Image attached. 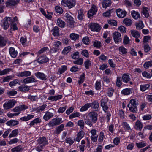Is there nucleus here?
I'll list each match as a JSON object with an SVG mask.
<instances>
[{
  "label": "nucleus",
  "mask_w": 152,
  "mask_h": 152,
  "mask_svg": "<svg viewBox=\"0 0 152 152\" xmlns=\"http://www.w3.org/2000/svg\"><path fill=\"white\" fill-rule=\"evenodd\" d=\"M137 104L135 99H132L130 100L129 103L127 105V107L131 112L133 113H136L137 111Z\"/></svg>",
  "instance_id": "f257e3e1"
},
{
  "label": "nucleus",
  "mask_w": 152,
  "mask_h": 152,
  "mask_svg": "<svg viewBox=\"0 0 152 152\" xmlns=\"http://www.w3.org/2000/svg\"><path fill=\"white\" fill-rule=\"evenodd\" d=\"M61 4L64 6H66L70 9L74 7L75 5L76 1L74 0H62Z\"/></svg>",
  "instance_id": "f03ea898"
},
{
  "label": "nucleus",
  "mask_w": 152,
  "mask_h": 152,
  "mask_svg": "<svg viewBox=\"0 0 152 152\" xmlns=\"http://www.w3.org/2000/svg\"><path fill=\"white\" fill-rule=\"evenodd\" d=\"M16 103V101L14 99L7 101L3 105L4 108L5 110L11 108L14 106Z\"/></svg>",
  "instance_id": "7ed1b4c3"
},
{
  "label": "nucleus",
  "mask_w": 152,
  "mask_h": 152,
  "mask_svg": "<svg viewBox=\"0 0 152 152\" xmlns=\"http://www.w3.org/2000/svg\"><path fill=\"white\" fill-rule=\"evenodd\" d=\"M108 99L104 98L101 100V106L103 110L105 113L107 112L109 109V107L107 105Z\"/></svg>",
  "instance_id": "20e7f679"
},
{
  "label": "nucleus",
  "mask_w": 152,
  "mask_h": 152,
  "mask_svg": "<svg viewBox=\"0 0 152 152\" xmlns=\"http://www.w3.org/2000/svg\"><path fill=\"white\" fill-rule=\"evenodd\" d=\"M11 17H5L3 20L2 26L4 29H7L9 27L10 24H12L11 21Z\"/></svg>",
  "instance_id": "39448f33"
},
{
  "label": "nucleus",
  "mask_w": 152,
  "mask_h": 152,
  "mask_svg": "<svg viewBox=\"0 0 152 152\" xmlns=\"http://www.w3.org/2000/svg\"><path fill=\"white\" fill-rule=\"evenodd\" d=\"M121 78L123 82L125 83L129 82L130 85H132L133 84V82L130 81V76L128 73H124L121 76Z\"/></svg>",
  "instance_id": "423d86ee"
},
{
  "label": "nucleus",
  "mask_w": 152,
  "mask_h": 152,
  "mask_svg": "<svg viewBox=\"0 0 152 152\" xmlns=\"http://www.w3.org/2000/svg\"><path fill=\"white\" fill-rule=\"evenodd\" d=\"M114 40L116 43H118L122 40L121 34L118 32H115L113 34Z\"/></svg>",
  "instance_id": "0eeeda50"
},
{
  "label": "nucleus",
  "mask_w": 152,
  "mask_h": 152,
  "mask_svg": "<svg viewBox=\"0 0 152 152\" xmlns=\"http://www.w3.org/2000/svg\"><path fill=\"white\" fill-rule=\"evenodd\" d=\"M89 27L93 31L99 32L101 29V27L97 23H92L89 24Z\"/></svg>",
  "instance_id": "6e6552de"
},
{
  "label": "nucleus",
  "mask_w": 152,
  "mask_h": 152,
  "mask_svg": "<svg viewBox=\"0 0 152 152\" xmlns=\"http://www.w3.org/2000/svg\"><path fill=\"white\" fill-rule=\"evenodd\" d=\"M37 142L38 144L44 147L48 144V139L45 137H40L37 140Z\"/></svg>",
  "instance_id": "1a4fd4ad"
},
{
  "label": "nucleus",
  "mask_w": 152,
  "mask_h": 152,
  "mask_svg": "<svg viewBox=\"0 0 152 152\" xmlns=\"http://www.w3.org/2000/svg\"><path fill=\"white\" fill-rule=\"evenodd\" d=\"M88 115L92 121L94 123H96L97 120V113L95 112L92 111L90 112Z\"/></svg>",
  "instance_id": "9d476101"
},
{
  "label": "nucleus",
  "mask_w": 152,
  "mask_h": 152,
  "mask_svg": "<svg viewBox=\"0 0 152 152\" xmlns=\"http://www.w3.org/2000/svg\"><path fill=\"white\" fill-rule=\"evenodd\" d=\"M37 82V80L34 77L31 76L24 79L23 80L22 83L24 84H26L31 83H35Z\"/></svg>",
  "instance_id": "9b49d317"
},
{
  "label": "nucleus",
  "mask_w": 152,
  "mask_h": 152,
  "mask_svg": "<svg viewBox=\"0 0 152 152\" xmlns=\"http://www.w3.org/2000/svg\"><path fill=\"white\" fill-rule=\"evenodd\" d=\"M97 11V9L96 6L94 5H93L90 9L88 11V17L91 18L95 14Z\"/></svg>",
  "instance_id": "f8f14e48"
},
{
  "label": "nucleus",
  "mask_w": 152,
  "mask_h": 152,
  "mask_svg": "<svg viewBox=\"0 0 152 152\" xmlns=\"http://www.w3.org/2000/svg\"><path fill=\"white\" fill-rule=\"evenodd\" d=\"M31 75V72L25 71L17 73L16 75L19 77H23L30 76Z\"/></svg>",
  "instance_id": "ddd939ff"
},
{
  "label": "nucleus",
  "mask_w": 152,
  "mask_h": 152,
  "mask_svg": "<svg viewBox=\"0 0 152 152\" xmlns=\"http://www.w3.org/2000/svg\"><path fill=\"white\" fill-rule=\"evenodd\" d=\"M117 16L120 18H123L126 15L127 12L120 9H118L116 10Z\"/></svg>",
  "instance_id": "4468645a"
},
{
  "label": "nucleus",
  "mask_w": 152,
  "mask_h": 152,
  "mask_svg": "<svg viewBox=\"0 0 152 152\" xmlns=\"http://www.w3.org/2000/svg\"><path fill=\"white\" fill-rule=\"evenodd\" d=\"M20 0H9L6 3L7 7L8 6H15L20 2Z\"/></svg>",
  "instance_id": "2eb2a0df"
},
{
  "label": "nucleus",
  "mask_w": 152,
  "mask_h": 152,
  "mask_svg": "<svg viewBox=\"0 0 152 152\" xmlns=\"http://www.w3.org/2000/svg\"><path fill=\"white\" fill-rule=\"evenodd\" d=\"M8 41V39L6 37L0 36V48L5 46Z\"/></svg>",
  "instance_id": "dca6fc26"
},
{
  "label": "nucleus",
  "mask_w": 152,
  "mask_h": 152,
  "mask_svg": "<svg viewBox=\"0 0 152 152\" xmlns=\"http://www.w3.org/2000/svg\"><path fill=\"white\" fill-rule=\"evenodd\" d=\"M64 127V124H61L56 127V130L54 132V134L56 135H58L63 130Z\"/></svg>",
  "instance_id": "f3484780"
},
{
  "label": "nucleus",
  "mask_w": 152,
  "mask_h": 152,
  "mask_svg": "<svg viewBox=\"0 0 152 152\" xmlns=\"http://www.w3.org/2000/svg\"><path fill=\"white\" fill-rule=\"evenodd\" d=\"M10 54L12 58H15L18 55V52L13 47H10L9 48Z\"/></svg>",
  "instance_id": "a211bd4d"
},
{
  "label": "nucleus",
  "mask_w": 152,
  "mask_h": 152,
  "mask_svg": "<svg viewBox=\"0 0 152 152\" xmlns=\"http://www.w3.org/2000/svg\"><path fill=\"white\" fill-rule=\"evenodd\" d=\"M35 76L38 78L43 80H45L47 78L46 75L43 73L41 72H37L35 73Z\"/></svg>",
  "instance_id": "6ab92c4d"
},
{
  "label": "nucleus",
  "mask_w": 152,
  "mask_h": 152,
  "mask_svg": "<svg viewBox=\"0 0 152 152\" xmlns=\"http://www.w3.org/2000/svg\"><path fill=\"white\" fill-rule=\"evenodd\" d=\"M143 126V125L141 122L138 120L136 122L134 125V128L137 130H139L140 131Z\"/></svg>",
  "instance_id": "aec40b11"
},
{
  "label": "nucleus",
  "mask_w": 152,
  "mask_h": 152,
  "mask_svg": "<svg viewBox=\"0 0 152 152\" xmlns=\"http://www.w3.org/2000/svg\"><path fill=\"white\" fill-rule=\"evenodd\" d=\"M49 59L45 56H43L37 59V62L39 63L43 64L48 61Z\"/></svg>",
  "instance_id": "412c9836"
},
{
  "label": "nucleus",
  "mask_w": 152,
  "mask_h": 152,
  "mask_svg": "<svg viewBox=\"0 0 152 152\" xmlns=\"http://www.w3.org/2000/svg\"><path fill=\"white\" fill-rule=\"evenodd\" d=\"M53 114L52 113L47 111L44 116L43 118L45 121H47L53 117Z\"/></svg>",
  "instance_id": "4be33fe9"
},
{
  "label": "nucleus",
  "mask_w": 152,
  "mask_h": 152,
  "mask_svg": "<svg viewBox=\"0 0 152 152\" xmlns=\"http://www.w3.org/2000/svg\"><path fill=\"white\" fill-rule=\"evenodd\" d=\"M78 13V18L81 21H82L83 19L84 16V10L83 9H81L77 11Z\"/></svg>",
  "instance_id": "5701e85b"
},
{
  "label": "nucleus",
  "mask_w": 152,
  "mask_h": 152,
  "mask_svg": "<svg viewBox=\"0 0 152 152\" xmlns=\"http://www.w3.org/2000/svg\"><path fill=\"white\" fill-rule=\"evenodd\" d=\"M84 135L85 133L83 131H80L77 134V137L76 138L75 140L79 142L84 136Z\"/></svg>",
  "instance_id": "b1692460"
},
{
  "label": "nucleus",
  "mask_w": 152,
  "mask_h": 152,
  "mask_svg": "<svg viewBox=\"0 0 152 152\" xmlns=\"http://www.w3.org/2000/svg\"><path fill=\"white\" fill-rule=\"evenodd\" d=\"M62 97V95H59L54 96H50L48 98V99L53 101H56L61 99Z\"/></svg>",
  "instance_id": "393cba45"
},
{
  "label": "nucleus",
  "mask_w": 152,
  "mask_h": 152,
  "mask_svg": "<svg viewBox=\"0 0 152 152\" xmlns=\"http://www.w3.org/2000/svg\"><path fill=\"white\" fill-rule=\"evenodd\" d=\"M66 18L68 23L71 25H73L74 23V21L73 17L68 14H66Z\"/></svg>",
  "instance_id": "a878e982"
},
{
  "label": "nucleus",
  "mask_w": 152,
  "mask_h": 152,
  "mask_svg": "<svg viewBox=\"0 0 152 152\" xmlns=\"http://www.w3.org/2000/svg\"><path fill=\"white\" fill-rule=\"evenodd\" d=\"M114 10L112 9L110 10H109L106 12L103 13V16L106 17H109L111 15V14H113L114 13Z\"/></svg>",
  "instance_id": "bb28decb"
},
{
  "label": "nucleus",
  "mask_w": 152,
  "mask_h": 152,
  "mask_svg": "<svg viewBox=\"0 0 152 152\" xmlns=\"http://www.w3.org/2000/svg\"><path fill=\"white\" fill-rule=\"evenodd\" d=\"M111 4V1L110 0H104L102 2V7L103 8H106L110 6Z\"/></svg>",
  "instance_id": "cd10ccee"
},
{
  "label": "nucleus",
  "mask_w": 152,
  "mask_h": 152,
  "mask_svg": "<svg viewBox=\"0 0 152 152\" xmlns=\"http://www.w3.org/2000/svg\"><path fill=\"white\" fill-rule=\"evenodd\" d=\"M91 107L95 109L96 111L98 110V108L99 106V103L96 101H94L91 103Z\"/></svg>",
  "instance_id": "c85d7f7f"
},
{
  "label": "nucleus",
  "mask_w": 152,
  "mask_h": 152,
  "mask_svg": "<svg viewBox=\"0 0 152 152\" xmlns=\"http://www.w3.org/2000/svg\"><path fill=\"white\" fill-rule=\"evenodd\" d=\"M52 34L55 36H58L59 35V29L58 27L56 26L52 30Z\"/></svg>",
  "instance_id": "c756f323"
},
{
  "label": "nucleus",
  "mask_w": 152,
  "mask_h": 152,
  "mask_svg": "<svg viewBox=\"0 0 152 152\" xmlns=\"http://www.w3.org/2000/svg\"><path fill=\"white\" fill-rule=\"evenodd\" d=\"M67 69V66L65 65H62L61 67L59 68L57 72V74H61L64 72Z\"/></svg>",
  "instance_id": "7c9ffc66"
},
{
  "label": "nucleus",
  "mask_w": 152,
  "mask_h": 152,
  "mask_svg": "<svg viewBox=\"0 0 152 152\" xmlns=\"http://www.w3.org/2000/svg\"><path fill=\"white\" fill-rule=\"evenodd\" d=\"M150 85L149 84H147L144 85H141L140 86V90L142 92L148 90L150 87Z\"/></svg>",
  "instance_id": "2f4dec72"
},
{
  "label": "nucleus",
  "mask_w": 152,
  "mask_h": 152,
  "mask_svg": "<svg viewBox=\"0 0 152 152\" xmlns=\"http://www.w3.org/2000/svg\"><path fill=\"white\" fill-rule=\"evenodd\" d=\"M34 117V115L28 114L27 116H25L21 118L20 119L23 121H27L32 118Z\"/></svg>",
  "instance_id": "473e14b6"
},
{
  "label": "nucleus",
  "mask_w": 152,
  "mask_h": 152,
  "mask_svg": "<svg viewBox=\"0 0 152 152\" xmlns=\"http://www.w3.org/2000/svg\"><path fill=\"white\" fill-rule=\"evenodd\" d=\"M19 123V121H18L12 120L8 121L6 124L9 126H14L17 125Z\"/></svg>",
  "instance_id": "72a5a7b5"
},
{
  "label": "nucleus",
  "mask_w": 152,
  "mask_h": 152,
  "mask_svg": "<svg viewBox=\"0 0 152 152\" xmlns=\"http://www.w3.org/2000/svg\"><path fill=\"white\" fill-rule=\"evenodd\" d=\"M19 90L20 91H27L30 90V87L27 86H21L18 87Z\"/></svg>",
  "instance_id": "f704fd0d"
},
{
  "label": "nucleus",
  "mask_w": 152,
  "mask_h": 152,
  "mask_svg": "<svg viewBox=\"0 0 152 152\" xmlns=\"http://www.w3.org/2000/svg\"><path fill=\"white\" fill-rule=\"evenodd\" d=\"M135 26L137 29H141L144 27V25L142 21L140 20L135 23Z\"/></svg>",
  "instance_id": "c9c22d12"
},
{
  "label": "nucleus",
  "mask_w": 152,
  "mask_h": 152,
  "mask_svg": "<svg viewBox=\"0 0 152 152\" xmlns=\"http://www.w3.org/2000/svg\"><path fill=\"white\" fill-rule=\"evenodd\" d=\"M131 92V89L129 88L124 89L121 91V94L125 95H129Z\"/></svg>",
  "instance_id": "e433bc0d"
},
{
  "label": "nucleus",
  "mask_w": 152,
  "mask_h": 152,
  "mask_svg": "<svg viewBox=\"0 0 152 152\" xmlns=\"http://www.w3.org/2000/svg\"><path fill=\"white\" fill-rule=\"evenodd\" d=\"M23 150V148L20 145H19L15 147L11 150L12 152H22Z\"/></svg>",
  "instance_id": "4c0bfd02"
},
{
  "label": "nucleus",
  "mask_w": 152,
  "mask_h": 152,
  "mask_svg": "<svg viewBox=\"0 0 152 152\" xmlns=\"http://www.w3.org/2000/svg\"><path fill=\"white\" fill-rule=\"evenodd\" d=\"M123 23L126 26H129L131 25L132 21L131 19L126 18L124 20Z\"/></svg>",
  "instance_id": "58836bf2"
},
{
  "label": "nucleus",
  "mask_w": 152,
  "mask_h": 152,
  "mask_svg": "<svg viewBox=\"0 0 152 152\" xmlns=\"http://www.w3.org/2000/svg\"><path fill=\"white\" fill-rule=\"evenodd\" d=\"M91 106V104L90 103H87L81 107L80 109V110L81 112L86 111Z\"/></svg>",
  "instance_id": "ea45409f"
},
{
  "label": "nucleus",
  "mask_w": 152,
  "mask_h": 152,
  "mask_svg": "<svg viewBox=\"0 0 152 152\" xmlns=\"http://www.w3.org/2000/svg\"><path fill=\"white\" fill-rule=\"evenodd\" d=\"M131 15L132 17L135 19H137L140 17L139 13L138 12L134 10L132 11Z\"/></svg>",
  "instance_id": "a19ab883"
},
{
  "label": "nucleus",
  "mask_w": 152,
  "mask_h": 152,
  "mask_svg": "<svg viewBox=\"0 0 152 152\" xmlns=\"http://www.w3.org/2000/svg\"><path fill=\"white\" fill-rule=\"evenodd\" d=\"M130 31L133 37L135 38L140 37V34L138 31L135 30H132Z\"/></svg>",
  "instance_id": "79ce46f5"
},
{
  "label": "nucleus",
  "mask_w": 152,
  "mask_h": 152,
  "mask_svg": "<svg viewBox=\"0 0 152 152\" xmlns=\"http://www.w3.org/2000/svg\"><path fill=\"white\" fill-rule=\"evenodd\" d=\"M84 65L85 68L88 69L90 67L91 65V61L88 59H87L84 63Z\"/></svg>",
  "instance_id": "37998d69"
},
{
  "label": "nucleus",
  "mask_w": 152,
  "mask_h": 152,
  "mask_svg": "<svg viewBox=\"0 0 152 152\" xmlns=\"http://www.w3.org/2000/svg\"><path fill=\"white\" fill-rule=\"evenodd\" d=\"M18 129H17L13 130L10 134L8 137L10 138L12 137L16 136L18 134Z\"/></svg>",
  "instance_id": "c03bdc74"
},
{
  "label": "nucleus",
  "mask_w": 152,
  "mask_h": 152,
  "mask_svg": "<svg viewBox=\"0 0 152 152\" xmlns=\"http://www.w3.org/2000/svg\"><path fill=\"white\" fill-rule=\"evenodd\" d=\"M83 59L82 58H80L78 59H77V60L74 61L73 62V63L74 64H77L81 65L83 64Z\"/></svg>",
  "instance_id": "a18cd8bd"
},
{
  "label": "nucleus",
  "mask_w": 152,
  "mask_h": 152,
  "mask_svg": "<svg viewBox=\"0 0 152 152\" xmlns=\"http://www.w3.org/2000/svg\"><path fill=\"white\" fill-rule=\"evenodd\" d=\"M53 121L54 122L56 126L59 125L63 122L61 118H57L53 119Z\"/></svg>",
  "instance_id": "49530a36"
},
{
  "label": "nucleus",
  "mask_w": 152,
  "mask_h": 152,
  "mask_svg": "<svg viewBox=\"0 0 152 152\" xmlns=\"http://www.w3.org/2000/svg\"><path fill=\"white\" fill-rule=\"evenodd\" d=\"M148 8L147 7H143L142 13L145 17L147 18L149 15L148 12Z\"/></svg>",
  "instance_id": "de8ad7c7"
},
{
  "label": "nucleus",
  "mask_w": 152,
  "mask_h": 152,
  "mask_svg": "<svg viewBox=\"0 0 152 152\" xmlns=\"http://www.w3.org/2000/svg\"><path fill=\"white\" fill-rule=\"evenodd\" d=\"M71 49V47L69 46L65 47L62 51V53L63 54H66L69 52Z\"/></svg>",
  "instance_id": "09e8293b"
},
{
  "label": "nucleus",
  "mask_w": 152,
  "mask_h": 152,
  "mask_svg": "<svg viewBox=\"0 0 152 152\" xmlns=\"http://www.w3.org/2000/svg\"><path fill=\"white\" fill-rule=\"evenodd\" d=\"M58 25L61 28H64L65 25V23L61 19L58 18L57 20Z\"/></svg>",
  "instance_id": "8fccbe9b"
},
{
  "label": "nucleus",
  "mask_w": 152,
  "mask_h": 152,
  "mask_svg": "<svg viewBox=\"0 0 152 152\" xmlns=\"http://www.w3.org/2000/svg\"><path fill=\"white\" fill-rule=\"evenodd\" d=\"M70 37L71 39L75 40L79 38V35L78 34L73 33L70 34Z\"/></svg>",
  "instance_id": "3c124183"
},
{
  "label": "nucleus",
  "mask_w": 152,
  "mask_h": 152,
  "mask_svg": "<svg viewBox=\"0 0 152 152\" xmlns=\"http://www.w3.org/2000/svg\"><path fill=\"white\" fill-rule=\"evenodd\" d=\"M122 85V82L121 80V77H118L116 80V85L118 87H120Z\"/></svg>",
  "instance_id": "603ef678"
},
{
  "label": "nucleus",
  "mask_w": 152,
  "mask_h": 152,
  "mask_svg": "<svg viewBox=\"0 0 152 152\" xmlns=\"http://www.w3.org/2000/svg\"><path fill=\"white\" fill-rule=\"evenodd\" d=\"M136 146L138 148H142L146 145V144L144 142H141L139 143L136 142Z\"/></svg>",
  "instance_id": "864d4df0"
},
{
  "label": "nucleus",
  "mask_w": 152,
  "mask_h": 152,
  "mask_svg": "<svg viewBox=\"0 0 152 152\" xmlns=\"http://www.w3.org/2000/svg\"><path fill=\"white\" fill-rule=\"evenodd\" d=\"M123 127L126 130H131V128L129 124L126 122H123L122 123Z\"/></svg>",
  "instance_id": "5fc2aeb1"
},
{
  "label": "nucleus",
  "mask_w": 152,
  "mask_h": 152,
  "mask_svg": "<svg viewBox=\"0 0 152 152\" xmlns=\"http://www.w3.org/2000/svg\"><path fill=\"white\" fill-rule=\"evenodd\" d=\"M119 50L121 52L122 54H126L127 53V50L123 46L120 47L119 48Z\"/></svg>",
  "instance_id": "6e6d98bb"
},
{
  "label": "nucleus",
  "mask_w": 152,
  "mask_h": 152,
  "mask_svg": "<svg viewBox=\"0 0 152 152\" xmlns=\"http://www.w3.org/2000/svg\"><path fill=\"white\" fill-rule=\"evenodd\" d=\"M143 66L146 69L150 66L152 67V61H151L145 62Z\"/></svg>",
  "instance_id": "4d7b16f0"
},
{
  "label": "nucleus",
  "mask_w": 152,
  "mask_h": 152,
  "mask_svg": "<svg viewBox=\"0 0 152 152\" xmlns=\"http://www.w3.org/2000/svg\"><path fill=\"white\" fill-rule=\"evenodd\" d=\"M55 10L57 13H59L60 14H62L63 12L62 8L59 6H56Z\"/></svg>",
  "instance_id": "13d9d810"
},
{
  "label": "nucleus",
  "mask_w": 152,
  "mask_h": 152,
  "mask_svg": "<svg viewBox=\"0 0 152 152\" xmlns=\"http://www.w3.org/2000/svg\"><path fill=\"white\" fill-rule=\"evenodd\" d=\"M46 106V105L45 104H43L42 106H39L36 109V110L37 112H40V111H43L45 108Z\"/></svg>",
  "instance_id": "bf43d9fd"
},
{
  "label": "nucleus",
  "mask_w": 152,
  "mask_h": 152,
  "mask_svg": "<svg viewBox=\"0 0 152 152\" xmlns=\"http://www.w3.org/2000/svg\"><path fill=\"white\" fill-rule=\"evenodd\" d=\"M40 10L42 14L44 15L48 19H50L52 18L51 15H49V14L47 15L45 12L44 9L42 8H40Z\"/></svg>",
  "instance_id": "052dcab7"
},
{
  "label": "nucleus",
  "mask_w": 152,
  "mask_h": 152,
  "mask_svg": "<svg viewBox=\"0 0 152 152\" xmlns=\"http://www.w3.org/2000/svg\"><path fill=\"white\" fill-rule=\"evenodd\" d=\"M104 137V133L102 131L100 132L99 137V142H102Z\"/></svg>",
  "instance_id": "680f3d73"
},
{
  "label": "nucleus",
  "mask_w": 152,
  "mask_h": 152,
  "mask_svg": "<svg viewBox=\"0 0 152 152\" xmlns=\"http://www.w3.org/2000/svg\"><path fill=\"white\" fill-rule=\"evenodd\" d=\"M11 70L10 68L6 69L2 71H0V75H2L6 74Z\"/></svg>",
  "instance_id": "e2e57ef3"
},
{
  "label": "nucleus",
  "mask_w": 152,
  "mask_h": 152,
  "mask_svg": "<svg viewBox=\"0 0 152 152\" xmlns=\"http://www.w3.org/2000/svg\"><path fill=\"white\" fill-rule=\"evenodd\" d=\"M129 39L126 35H125L123 38V43L124 44H128L129 43Z\"/></svg>",
  "instance_id": "0e129e2a"
},
{
  "label": "nucleus",
  "mask_w": 152,
  "mask_h": 152,
  "mask_svg": "<svg viewBox=\"0 0 152 152\" xmlns=\"http://www.w3.org/2000/svg\"><path fill=\"white\" fill-rule=\"evenodd\" d=\"M81 54L87 58H88L89 57V54L88 51L86 49L83 50L82 51Z\"/></svg>",
  "instance_id": "69168bd1"
},
{
  "label": "nucleus",
  "mask_w": 152,
  "mask_h": 152,
  "mask_svg": "<svg viewBox=\"0 0 152 152\" xmlns=\"http://www.w3.org/2000/svg\"><path fill=\"white\" fill-rule=\"evenodd\" d=\"M142 75L143 77L148 78H150L152 76V74L151 73H148L146 71L142 72Z\"/></svg>",
  "instance_id": "338daca9"
},
{
  "label": "nucleus",
  "mask_w": 152,
  "mask_h": 152,
  "mask_svg": "<svg viewBox=\"0 0 152 152\" xmlns=\"http://www.w3.org/2000/svg\"><path fill=\"white\" fill-rule=\"evenodd\" d=\"M93 45L94 47L97 48H99L101 47V43L97 40H95L93 42Z\"/></svg>",
  "instance_id": "774afa93"
}]
</instances>
